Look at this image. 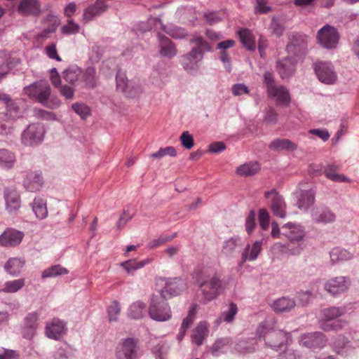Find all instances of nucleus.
Returning a JSON list of instances; mask_svg holds the SVG:
<instances>
[{
  "label": "nucleus",
  "mask_w": 359,
  "mask_h": 359,
  "mask_svg": "<svg viewBox=\"0 0 359 359\" xmlns=\"http://www.w3.org/2000/svg\"><path fill=\"white\" fill-rule=\"evenodd\" d=\"M222 273L205 268H197L193 273V279L199 287L204 302L216 298L220 293Z\"/></svg>",
  "instance_id": "obj_1"
},
{
  "label": "nucleus",
  "mask_w": 359,
  "mask_h": 359,
  "mask_svg": "<svg viewBox=\"0 0 359 359\" xmlns=\"http://www.w3.org/2000/svg\"><path fill=\"white\" fill-rule=\"evenodd\" d=\"M276 324L274 318L266 319L259 325L256 334L257 337L264 338L266 346L278 350L285 345L291 335L281 330H275Z\"/></svg>",
  "instance_id": "obj_2"
},
{
  "label": "nucleus",
  "mask_w": 359,
  "mask_h": 359,
  "mask_svg": "<svg viewBox=\"0 0 359 359\" xmlns=\"http://www.w3.org/2000/svg\"><path fill=\"white\" fill-rule=\"evenodd\" d=\"M190 43L195 44L191 50L181 57V63L184 69L188 72H192L198 67V62H201L205 52L211 51L210 45L202 36H196L192 37Z\"/></svg>",
  "instance_id": "obj_3"
},
{
  "label": "nucleus",
  "mask_w": 359,
  "mask_h": 359,
  "mask_svg": "<svg viewBox=\"0 0 359 359\" xmlns=\"http://www.w3.org/2000/svg\"><path fill=\"white\" fill-rule=\"evenodd\" d=\"M149 316L154 320L158 322L167 321L171 318V310L164 293L152 296L149 306Z\"/></svg>",
  "instance_id": "obj_4"
},
{
  "label": "nucleus",
  "mask_w": 359,
  "mask_h": 359,
  "mask_svg": "<svg viewBox=\"0 0 359 359\" xmlns=\"http://www.w3.org/2000/svg\"><path fill=\"white\" fill-rule=\"evenodd\" d=\"M264 83L265 84L269 96L276 99L278 103L287 104L290 102L288 90L283 86H277L275 83L274 76L270 72L264 74Z\"/></svg>",
  "instance_id": "obj_5"
},
{
  "label": "nucleus",
  "mask_w": 359,
  "mask_h": 359,
  "mask_svg": "<svg viewBox=\"0 0 359 359\" xmlns=\"http://www.w3.org/2000/svg\"><path fill=\"white\" fill-rule=\"evenodd\" d=\"M287 39L286 51L289 55L299 57L306 53L308 36L306 34L292 32L287 34Z\"/></svg>",
  "instance_id": "obj_6"
},
{
  "label": "nucleus",
  "mask_w": 359,
  "mask_h": 359,
  "mask_svg": "<svg viewBox=\"0 0 359 359\" xmlns=\"http://www.w3.org/2000/svg\"><path fill=\"white\" fill-rule=\"evenodd\" d=\"M316 39L323 48L334 49L339 43V34L335 27L326 25L318 30Z\"/></svg>",
  "instance_id": "obj_7"
},
{
  "label": "nucleus",
  "mask_w": 359,
  "mask_h": 359,
  "mask_svg": "<svg viewBox=\"0 0 359 359\" xmlns=\"http://www.w3.org/2000/svg\"><path fill=\"white\" fill-rule=\"evenodd\" d=\"M116 87L129 97H139L143 93V88L139 82L128 81L125 73L118 71L116 74Z\"/></svg>",
  "instance_id": "obj_8"
},
{
  "label": "nucleus",
  "mask_w": 359,
  "mask_h": 359,
  "mask_svg": "<svg viewBox=\"0 0 359 359\" xmlns=\"http://www.w3.org/2000/svg\"><path fill=\"white\" fill-rule=\"evenodd\" d=\"M326 343L327 339L325 335L320 332L303 334L299 339L301 346L313 351L323 348Z\"/></svg>",
  "instance_id": "obj_9"
},
{
  "label": "nucleus",
  "mask_w": 359,
  "mask_h": 359,
  "mask_svg": "<svg viewBox=\"0 0 359 359\" xmlns=\"http://www.w3.org/2000/svg\"><path fill=\"white\" fill-rule=\"evenodd\" d=\"M264 196L269 200L273 214L278 217L284 218L286 216V204L282 196L276 189L266 191Z\"/></svg>",
  "instance_id": "obj_10"
},
{
  "label": "nucleus",
  "mask_w": 359,
  "mask_h": 359,
  "mask_svg": "<svg viewBox=\"0 0 359 359\" xmlns=\"http://www.w3.org/2000/svg\"><path fill=\"white\" fill-rule=\"evenodd\" d=\"M43 135L44 129L41 124H30L22 133V140L25 145L32 146L40 143Z\"/></svg>",
  "instance_id": "obj_11"
},
{
  "label": "nucleus",
  "mask_w": 359,
  "mask_h": 359,
  "mask_svg": "<svg viewBox=\"0 0 359 359\" xmlns=\"http://www.w3.org/2000/svg\"><path fill=\"white\" fill-rule=\"evenodd\" d=\"M314 69L318 79L322 83L332 84L335 82L337 75L331 62H317L314 65Z\"/></svg>",
  "instance_id": "obj_12"
},
{
  "label": "nucleus",
  "mask_w": 359,
  "mask_h": 359,
  "mask_svg": "<svg viewBox=\"0 0 359 359\" xmlns=\"http://www.w3.org/2000/svg\"><path fill=\"white\" fill-rule=\"evenodd\" d=\"M282 236L288 239L290 243L301 241L305 236V231L302 226L288 222L281 227Z\"/></svg>",
  "instance_id": "obj_13"
},
{
  "label": "nucleus",
  "mask_w": 359,
  "mask_h": 359,
  "mask_svg": "<svg viewBox=\"0 0 359 359\" xmlns=\"http://www.w3.org/2000/svg\"><path fill=\"white\" fill-rule=\"evenodd\" d=\"M349 285V280L344 276L335 277L325 283V289L333 296L346 292Z\"/></svg>",
  "instance_id": "obj_14"
},
{
  "label": "nucleus",
  "mask_w": 359,
  "mask_h": 359,
  "mask_svg": "<svg viewBox=\"0 0 359 359\" xmlns=\"http://www.w3.org/2000/svg\"><path fill=\"white\" fill-rule=\"evenodd\" d=\"M297 59L291 55L284 57L277 62V70L282 79L290 77L296 71Z\"/></svg>",
  "instance_id": "obj_15"
},
{
  "label": "nucleus",
  "mask_w": 359,
  "mask_h": 359,
  "mask_svg": "<svg viewBox=\"0 0 359 359\" xmlns=\"http://www.w3.org/2000/svg\"><path fill=\"white\" fill-rule=\"evenodd\" d=\"M38 315L36 313H29L24 320V325L22 329L23 338L32 339L36 334L38 327Z\"/></svg>",
  "instance_id": "obj_16"
},
{
  "label": "nucleus",
  "mask_w": 359,
  "mask_h": 359,
  "mask_svg": "<svg viewBox=\"0 0 359 359\" xmlns=\"http://www.w3.org/2000/svg\"><path fill=\"white\" fill-rule=\"evenodd\" d=\"M159 54L163 57L170 59L177 54V50L173 42L165 35L158 33Z\"/></svg>",
  "instance_id": "obj_17"
},
{
  "label": "nucleus",
  "mask_w": 359,
  "mask_h": 359,
  "mask_svg": "<svg viewBox=\"0 0 359 359\" xmlns=\"http://www.w3.org/2000/svg\"><path fill=\"white\" fill-rule=\"evenodd\" d=\"M23 233L15 229H9L0 235V245L2 246H15L20 243Z\"/></svg>",
  "instance_id": "obj_18"
},
{
  "label": "nucleus",
  "mask_w": 359,
  "mask_h": 359,
  "mask_svg": "<svg viewBox=\"0 0 359 359\" xmlns=\"http://www.w3.org/2000/svg\"><path fill=\"white\" fill-rule=\"evenodd\" d=\"M187 288V283L184 280L179 278L166 282L163 290L161 293H164L166 296L168 294L171 296L179 295L182 291Z\"/></svg>",
  "instance_id": "obj_19"
},
{
  "label": "nucleus",
  "mask_w": 359,
  "mask_h": 359,
  "mask_svg": "<svg viewBox=\"0 0 359 359\" xmlns=\"http://www.w3.org/2000/svg\"><path fill=\"white\" fill-rule=\"evenodd\" d=\"M43 181L41 174L38 172L28 173L23 181V186L26 190L30 192L39 191L43 185Z\"/></svg>",
  "instance_id": "obj_20"
},
{
  "label": "nucleus",
  "mask_w": 359,
  "mask_h": 359,
  "mask_svg": "<svg viewBox=\"0 0 359 359\" xmlns=\"http://www.w3.org/2000/svg\"><path fill=\"white\" fill-rule=\"evenodd\" d=\"M17 10L22 15L37 16L41 12L40 5L37 0H22Z\"/></svg>",
  "instance_id": "obj_21"
},
{
  "label": "nucleus",
  "mask_w": 359,
  "mask_h": 359,
  "mask_svg": "<svg viewBox=\"0 0 359 359\" xmlns=\"http://www.w3.org/2000/svg\"><path fill=\"white\" fill-rule=\"evenodd\" d=\"M118 359H135L136 345L133 339H126L116 352Z\"/></svg>",
  "instance_id": "obj_22"
},
{
  "label": "nucleus",
  "mask_w": 359,
  "mask_h": 359,
  "mask_svg": "<svg viewBox=\"0 0 359 359\" xmlns=\"http://www.w3.org/2000/svg\"><path fill=\"white\" fill-rule=\"evenodd\" d=\"M107 9V5L104 1L96 0L95 3L88 6L84 11L83 20L86 22L92 20L95 16L99 15Z\"/></svg>",
  "instance_id": "obj_23"
},
{
  "label": "nucleus",
  "mask_w": 359,
  "mask_h": 359,
  "mask_svg": "<svg viewBox=\"0 0 359 359\" xmlns=\"http://www.w3.org/2000/svg\"><path fill=\"white\" fill-rule=\"evenodd\" d=\"M65 323L60 319L55 318L46 327V334L48 338L57 339L64 333Z\"/></svg>",
  "instance_id": "obj_24"
},
{
  "label": "nucleus",
  "mask_w": 359,
  "mask_h": 359,
  "mask_svg": "<svg viewBox=\"0 0 359 359\" xmlns=\"http://www.w3.org/2000/svg\"><path fill=\"white\" fill-rule=\"evenodd\" d=\"M262 249V241H257L254 242L252 247L248 244L245 246L244 251L242 253L241 260L242 262L247 261L255 260Z\"/></svg>",
  "instance_id": "obj_25"
},
{
  "label": "nucleus",
  "mask_w": 359,
  "mask_h": 359,
  "mask_svg": "<svg viewBox=\"0 0 359 359\" xmlns=\"http://www.w3.org/2000/svg\"><path fill=\"white\" fill-rule=\"evenodd\" d=\"M296 306L295 302L293 299L283 297L275 300L271 307L276 313L289 312L293 309Z\"/></svg>",
  "instance_id": "obj_26"
},
{
  "label": "nucleus",
  "mask_w": 359,
  "mask_h": 359,
  "mask_svg": "<svg viewBox=\"0 0 359 359\" xmlns=\"http://www.w3.org/2000/svg\"><path fill=\"white\" fill-rule=\"evenodd\" d=\"M6 208L10 212H16L20 207V200L18 193L14 189L5 191Z\"/></svg>",
  "instance_id": "obj_27"
},
{
  "label": "nucleus",
  "mask_w": 359,
  "mask_h": 359,
  "mask_svg": "<svg viewBox=\"0 0 359 359\" xmlns=\"http://www.w3.org/2000/svg\"><path fill=\"white\" fill-rule=\"evenodd\" d=\"M315 202V192L312 190L302 191L297 200V207L303 210H307Z\"/></svg>",
  "instance_id": "obj_28"
},
{
  "label": "nucleus",
  "mask_w": 359,
  "mask_h": 359,
  "mask_svg": "<svg viewBox=\"0 0 359 359\" xmlns=\"http://www.w3.org/2000/svg\"><path fill=\"white\" fill-rule=\"evenodd\" d=\"M39 92L36 100L41 103L45 107H49L48 104V100L50 97L51 93V89L48 83L46 81H39V86L38 87Z\"/></svg>",
  "instance_id": "obj_29"
},
{
  "label": "nucleus",
  "mask_w": 359,
  "mask_h": 359,
  "mask_svg": "<svg viewBox=\"0 0 359 359\" xmlns=\"http://www.w3.org/2000/svg\"><path fill=\"white\" fill-rule=\"evenodd\" d=\"M269 148L274 151H294L297 149V146L290 140L278 138L270 143Z\"/></svg>",
  "instance_id": "obj_30"
},
{
  "label": "nucleus",
  "mask_w": 359,
  "mask_h": 359,
  "mask_svg": "<svg viewBox=\"0 0 359 359\" xmlns=\"http://www.w3.org/2000/svg\"><path fill=\"white\" fill-rule=\"evenodd\" d=\"M238 34L243 46L250 51H254L256 48V43L251 31L243 29L238 32Z\"/></svg>",
  "instance_id": "obj_31"
},
{
  "label": "nucleus",
  "mask_w": 359,
  "mask_h": 359,
  "mask_svg": "<svg viewBox=\"0 0 359 359\" xmlns=\"http://www.w3.org/2000/svg\"><path fill=\"white\" fill-rule=\"evenodd\" d=\"M208 325L206 322H201L198 326L193 330L192 341L194 343L200 346L203 344V339L208 332Z\"/></svg>",
  "instance_id": "obj_32"
},
{
  "label": "nucleus",
  "mask_w": 359,
  "mask_h": 359,
  "mask_svg": "<svg viewBox=\"0 0 359 359\" xmlns=\"http://www.w3.org/2000/svg\"><path fill=\"white\" fill-rule=\"evenodd\" d=\"M259 170V163L256 161H251L238 167L237 173L241 176L250 177L257 174Z\"/></svg>",
  "instance_id": "obj_33"
},
{
  "label": "nucleus",
  "mask_w": 359,
  "mask_h": 359,
  "mask_svg": "<svg viewBox=\"0 0 359 359\" xmlns=\"http://www.w3.org/2000/svg\"><path fill=\"white\" fill-rule=\"evenodd\" d=\"M153 261L151 258H147L144 260L137 262L135 259H129L121 263V266L123 267L128 273H133V271L144 267L145 265L151 263Z\"/></svg>",
  "instance_id": "obj_34"
},
{
  "label": "nucleus",
  "mask_w": 359,
  "mask_h": 359,
  "mask_svg": "<svg viewBox=\"0 0 359 359\" xmlns=\"http://www.w3.org/2000/svg\"><path fill=\"white\" fill-rule=\"evenodd\" d=\"M62 74L64 79L67 82L74 85L79 80L82 70L79 67L73 65L66 69Z\"/></svg>",
  "instance_id": "obj_35"
},
{
  "label": "nucleus",
  "mask_w": 359,
  "mask_h": 359,
  "mask_svg": "<svg viewBox=\"0 0 359 359\" xmlns=\"http://www.w3.org/2000/svg\"><path fill=\"white\" fill-rule=\"evenodd\" d=\"M330 255L331 261L334 264L347 261L353 257V255L349 252L340 248H333L330 251Z\"/></svg>",
  "instance_id": "obj_36"
},
{
  "label": "nucleus",
  "mask_w": 359,
  "mask_h": 359,
  "mask_svg": "<svg viewBox=\"0 0 359 359\" xmlns=\"http://www.w3.org/2000/svg\"><path fill=\"white\" fill-rule=\"evenodd\" d=\"M32 210L36 217L40 219L46 218L48 215L46 202L41 198H35L32 205Z\"/></svg>",
  "instance_id": "obj_37"
},
{
  "label": "nucleus",
  "mask_w": 359,
  "mask_h": 359,
  "mask_svg": "<svg viewBox=\"0 0 359 359\" xmlns=\"http://www.w3.org/2000/svg\"><path fill=\"white\" fill-rule=\"evenodd\" d=\"M233 348L239 353L248 354L253 353L256 350V344L254 339L240 340Z\"/></svg>",
  "instance_id": "obj_38"
},
{
  "label": "nucleus",
  "mask_w": 359,
  "mask_h": 359,
  "mask_svg": "<svg viewBox=\"0 0 359 359\" xmlns=\"http://www.w3.org/2000/svg\"><path fill=\"white\" fill-rule=\"evenodd\" d=\"M15 161V155L6 149H0V167L11 169Z\"/></svg>",
  "instance_id": "obj_39"
},
{
  "label": "nucleus",
  "mask_w": 359,
  "mask_h": 359,
  "mask_svg": "<svg viewBox=\"0 0 359 359\" xmlns=\"http://www.w3.org/2000/svg\"><path fill=\"white\" fill-rule=\"evenodd\" d=\"M69 271L60 264L53 265L45 269L41 274L42 278H54L60 276L66 275Z\"/></svg>",
  "instance_id": "obj_40"
},
{
  "label": "nucleus",
  "mask_w": 359,
  "mask_h": 359,
  "mask_svg": "<svg viewBox=\"0 0 359 359\" xmlns=\"http://www.w3.org/2000/svg\"><path fill=\"white\" fill-rule=\"evenodd\" d=\"M145 306V304L140 301L133 303L128 309V316L133 319H140L143 318Z\"/></svg>",
  "instance_id": "obj_41"
},
{
  "label": "nucleus",
  "mask_w": 359,
  "mask_h": 359,
  "mask_svg": "<svg viewBox=\"0 0 359 359\" xmlns=\"http://www.w3.org/2000/svg\"><path fill=\"white\" fill-rule=\"evenodd\" d=\"M6 114H4L6 116H8L11 118H17L21 116L22 112L19 106V102L17 100H13L9 97V100L6 102Z\"/></svg>",
  "instance_id": "obj_42"
},
{
  "label": "nucleus",
  "mask_w": 359,
  "mask_h": 359,
  "mask_svg": "<svg viewBox=\"0 0 359 359\" xmlns=\"http://www.w3.org/2000/svg\"><path fill=\"white\" fill-rule=\"evenodd\" d=\"M24 262L19 258H11L5 264V270L11 275L19 273L24 266Z\"/></svg>",
  "instance_id": "obj_43"
},
{
  "label": "nucleus",
  "mask_w": 359,
  "mask_h": 359,
  "mask_svg": "<svg viewBox=\"0 0 359 359\" xmlns=\"http://www.w3.org/2000/svg\"><path fill=\"white\" fill-rule=\"evenodd\" d=\"M312 216L317 223H332L336 219V215L330 210H323L320 212H314Z\"/></svg>",
  "instance_id": "obj_44"
},
{
  "label": "nucleus",
  "mask_w": 359,
  "mask_h": 359,
  "mask_svg": "<svg viewBox=\"0 0 359 359\" xmlns=\"http://www.w3.org/2000/svg\"><path fill=\"white\" fill-rule=\"evenodd\" d=\"M339 167L338 165L335 164L329 165L327 168L325 170V176L334 182H349V180L348 177L343 175H339L336 172V171L338 170Z\"/></svg>",
  "instance_id": "obj_45"
},
{
  "label": "nucleus",
  "mask_w": 359,
  "mask_h": 359,
  "mask_svg": "<svg viewBox=\"0 0 359 359\" xmlns=\"http://www.w3.org/2000/svg\"><path fill=\"white\" fill-rule=\"evenodd\" d=\"M344 313V309L339 307H331L322 311V318L328 321H335L334 320Z\"/></svg>",
  "instance_id": "obj_46"
},
{
  "label": "nucleus",
  "mask_w": 359,
  "mask_h": 359,
  "mask_svg": "<svg viewBox=\"0 0 359 359\" xmlns=\"http://www.w3.org/2000/svg\"><path fill=\"white\" fill-rule=\"evenodd\" d=\"M83 81L88 88H93L97 86V79L94 67H88L83 74Z\"/></svg>",
  "instance_id": "obj_47"
},
{
  "label": "nucleus",
  "mask_w": 359,
  "mask_h": 359,
  "mask_svg": "<svg viewBox=\"0 0 359 359\" xmlns=\"http://www.w3.org/2000/svg\"><path fill=\"white\" fill-rule=\"evenodd\" d=\"M270 29H271L272 33L277 37L281 36L285 29L283 20L273 18L270 24Z\"/></svg>",
  "instance_id": "obj_48"
},
{
  "label": "nucleus",
  "mask_w": 359,
  "mask_h": 359,
  "mask_svg": "<svg viewBox=\"0 0 359 359\" xmlns=\"http://www.w3.org/2000/svg\"><path fill=\"white\" fill-rule=\"evenodd\" d=\"M43 22L48 25V27L44 29V32L46 33H51L55 32L58 26L59 19L55 15L50 13L43 19Z\"/></svg>",
  "instance_id": "obj_49"
},
{
  "label": "nucleus",
  "mask_w": 359,
  "mask_h": 359,
  "mask_svg": "<svg viewBox=\"0 0 359 359\" xmlns=\"http://www.w3.org/2000/svg\"><path fill=\"white\" fill-rule=\"evenodd\" d=\"M25 285L24 279H18L12 281H8L5 283V287L2 291L6 292H15L20 290Z\"/></svg>",
  "instance_id": "obj_50"
},
{
  "label": "nucleus",
  "mask_w": 359,
  "mask_h": 359,
  "mask_svg": "<svg viewBox=\"0 0 359 359\" xmlns=\"http://www.w3.org/2000/svg\"><path fill=\"white\" fill-rule=\"evenodd\" d=\"M121 312V306L117 301H114L107 309L109 322L117 321Z\"/></svg>",
  "instance_id": "obj_51"
},
{
  "label": "nucleus",
  "mask_w": 359,
  "mask_h": 359,
  "mask_svg": "<svg viewBox=\"0 0 359 359\" xmlns=\"http://www.w3.org/2000/svg\"><path fill=\"white\" fill-rule=\"evenodd\" d=\"M165 155L175 157L177 156V150L174 147L169 146L165 148H160L159 150L151 154V157L154 158H161Z\"/></svg>",
  "instance_id": "obj_52"
},
{
  "label": "nucleus",
  "mask_w": 359,
  "mask_h": 359,
  "mask_svg": "<svg viewBox=\"0 0 359 359\" xmlns=\"http://www.w3.org/2000/svg\"><path fill=\"white\" fill-rule=\"evenodd\" d=\"M182 146L186 149H191L194 145L193 135L189 131H184L180 137Z\"/></svg>",
  "instance_id": "obj_53"
},
{
  "label": "nucleus",
  "mask_w": 359,
  "mask_h": 359,
  "mask_svg": "<svg viewBox=\"0 0 359 359\" xmlns=\"http://www.w3.org/2000/svg\"><path fill=\"white\" fill-rule=\"evenodd\" d=\"M72 108L83 119L86 118L90 114V108L82 103H75L72 104Z\"/></svg>",
  "instance_id": "obj_54"
},
{
  "label": "nucleus",
  "mask_w": 359,
  "mask_h": 359,
  "mask_svg": "<svg viewBox=\"0 0 359 359\" xmlns=\"http://www.w3.org/2000/svg\"><path fill=\"white\" fill-rule=\"evenodd\" d=\"M259 222L261 228L266 230L269 226V215L264 209H261L259 212Z\"/></svg>",
  "instance_id": "obj_55"
},
{
  "label": "nucleus",
  "mask_w": 359,
  "mask_h": 359,
  "mask_svg": "<svg viewBox=\"0 0 359 359\" xmlns=\"http://www.w3.org/2000/svg\"><path fill=\"white\" fill-rule=\"evenodd\" d=\"M278 114L274 109L269 107L265 114L264 121L270 124H276L278 122Z\"/></svg>",
  "instance_id": "obj_56"
},
{
  "label": "nucleus",
  "mask_w": 359,
  "mask_h": 359,
  "mask_svg": "<svg viewBox=\"0 0 359 359\" xmlns=\"http://www.w3.org/2000/svg\"><path fill=\"white\" fill-rule=\"evenodd\" d=\"M165 31L169 36L174 39H184L187 36L186 30L181 27H174Z\"/></svg>",
  "instance_id": "obj_57"
},
{
  "label": "nucleus",
  "mask_w": 359,
  "mask_h": 359,
  "mask_svg": "<svg viewBox=\"0 0 359 359\" xmlns=\"http://www.w3.org/2000/svg\"><path fill=\"white\" fill-rule=\"evenodd\" d=\"M39 86V81L30 84L29 86L24 88V93L30 98L36 97L37 93L39 91L38 87Z\"/></svg>",
  "instance_id": "obj_58"
},
{
  "label": "nucleus",
  "mask_w": 359,
  "mask_h": 359,
  "mask_svg": "<svg viewBox=\"0 0 359 359\" xmlns=\"http://www.w3.org/2000/svg\"><path fill=\"white\" fill-rule=\"evenodd\" d=\"M59 91L67 100H72L74 97L75 89L66 84L60 86Z\"/></svg>",
  "instance_id": "obj_59"
},
{
  "label": "nucleus",
  "mask_w": 359,
  "mask_h": 359,
  "mask_svg": "<svg viewBox=\"0 0 359 359\" xmlns=\"http://www.w3.org/2000/svg\"><path fill=\"white\" fill-rule=\"evenodd\" d=\"M79 30V25L74 22L72 20H68V23L62 27V32L67 34H76Z\"/></svg>",
  "instance_id": "obj_60"
},
{
  "label": "nucleus",
  "mask_w": 359,
  "mask_h": 359,
  "mask_svg": "<svg viewBox=\"0 0 359 359\" xmlns=\"http://www.w3.org/2000/svg\"><path fill=\"white\" fill-rule=\"evenodd\" d=\"M320 327L325 331H330L341 329V326L339 321H328L323 319Z\"/></svg>",
  "instance_id": "obj_61"
},
{
  "label": "nucleus",
  "mask_w": 359,
  "mask_h": 359,
  "mask_svg": "<svg viewBox=\"0 0 359 359\" xmlns=\"http://www.w3.org/2000/svg\"><path fill=\"white\" fill-rule=\"evenodd\" d=\"M348 343H349V341H348L347 339L344 337H343V336L338 337L334 342V345L336 351L339 354H343L344 353L343 349L347 346Z\"/></svg>",
  "instance_id": "obj_62"
},
{
  "label": "nucleus",
  "mask_w": 359,
  "mask_h": 359,
  "mask_svg": "<svg viewBox=\"0 0 359 359\" xmlns=\"http://www.w3.org/2000/svg\"><path fill=\"white\" fill-rule=\"evenodd\" d=\"M238 313L237 305L233 302L230 303L227 311H226V323H232L234 316Z\"/></svg>",
  "instance_id": "obj_63"
},
{
  "label": "nucleus",
  "mask_w": 359,
  "mask_h": 359,
  "mask_svg": "<svg viewBox=\"0 0 359 359\" xmlns=\"http://www.w3.org/2000/svg\"><path fill=\"white\" fill-rule=\"evenodd\" d=\"M197 306L198 305L196 304H194L189 308L187 316L182 321L183 323H184V325L188 324L191 325L192 324L196 315Z\"/></svg>",
  "instance_id": "obj_64"
}]
</instances>
